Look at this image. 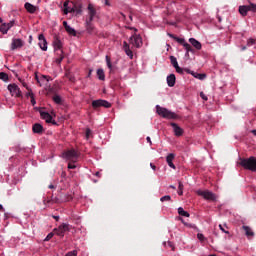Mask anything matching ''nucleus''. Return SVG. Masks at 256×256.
Returning a JSON list of instances; mask_svg holds the SVG:
<instances>
[{
	"instance_id": "obj_37",
	"label": "nucleus",
	"mask_w": 256,
	"mask_h": 256,
	"mask_svg": "<svg viewBox=\"0 0 256 256\" xmlns=\"http://www.w3.org/2000/svg\"><path fill=\"white\" fill-rule=\"evenodd\" d=\"M0 79L2 81H9V75H7L5 72H0Z\"/></svg>"
},
{
	"instance_id": "obj_27",
	"label": "nucleus",
	"mask_w": 256,
	"mask_h": 256,
	"mask_svg": "<svg viewBox=\"0 0 256 256\" xmlns=\"http://www.w3.org/2000/svg\"><path fill=\"white\" fill-rule=\"evenodd\" d=\"M188 75H193L195 77V79H199L200 81H203V79H205V77H207V75H205V74H199V73H195L193 71H191V73H188Z\"/></svg>"
},
{
	"instance_id": "obj_54",
	"label": "nucleus",
	"mask_w": 256,
	"mask_h": 256,
	"mask_svg": "<svg viewBox=\"0 0 256 256\" xmlns=\"http://www.w3.org/2000/svg\"><path fill=\"white\" fill-rule=\"evenodd\" d=\"M28 91H29V93L26 94L27 97H31V98L35 97V96L33 95V91H32L31 89H29Z\"/></svg>"
},
{
	"instance_id": "obj_31",
	"label": "nucleus",
	"mask_w": 256,
	"mask_h": 256,
	"mask_svg": "<svg viewBox=\"0 0 256 256\" xmlns=\"http://www.w3.org/2000/svg\"><path fill=\"white\" fill-rule=\"evenodd\" d=\"M178 215H181L182 217H190L189 212L184 211L182 207L178 208Z\"/></svg>"
},
{
	"instance_id": "obj_30",
	"label": "nucleus",
	"mask_w": 256,
	"mask_h": 256,
	"mask_svg": "<svg viewBox=\"0 0 256 256\" xmlns=\"http://www.w3.org/2000/svg\"><path fill=\"white\" fill-rule=\"evenodd\" d=\"M97 77L100 81H105V71L103 69H98L97 70Z\"/></svg>"
},
{
	"instance_id": "obj_40",
	"label": "nucleus",
	"mask_w": 256,
	"mask_h": 256,
	"mask_svg": "<svg viewBox=\"0 0 256 256\" xmlns=\"http://www.w3.org/2000/svg\"><path fill=\"white\" fill-rule=\"evenodd\" d=\"M178 195H183V183L182 182H179V185H178Z\"/></svg>"
},
{
	"instance_id": "obj_13",
	"label": "nucleus",
	"mask_w": 256,
	"mask_h": 256,
	"mask_svg": "<svg viewBox=\"0 0 256 256\" xmlns=\"http://www.w3.org/2000/svg\"><path fill=\"white\" fill-rule=\"evenodd\" d=\"M97 17V10L93 7V4L88 5V19L86 21H93Z\"/></svg>"
},
{
	"instance_id": "obj_39",
	"label": "nucleus",
	"mask_w": 256,
	"mask_h": 256,
	"mask_svg": "<svg viewBox=\"0 0 256 256\" xmlns=\"http://www.w3.org/2000/svg\"><path fill=\"white\" fill-rule=\"evenodd\" d=\"M66 77H67V79H69V81H71V83H75V76H73V74H71V72H67Z\"/></svg>"
},
{
	"instance_id": "obj_51",
	"label": "nucleus",
	"mask_w": 256,
	"mask_h": 256,
	"mask_svg": "<svg viewBox=\"0 0 256 256\" xmlns=\"http://www.w3.org/2000/svg\"><path fill=\"white\" fill-rule=\"evenodd\" d=\"M86 137H87V139H89V137H91V129H89V128L86 129Z\"/></svg>"
},
{
	"instance_id": "obj_45",
	"label": "nucleus",
	"mask_w": 256,
	"mask_h": 256,
	"mask_svg": "<svg viewBox=\"0 0 256 256\" xmlns=\"http://www.w3.org/2000/svg\"><path fill=\"white\" fill-rule=\"evenodd\" d=\"M53 235H55V233L51 232L47 235V237L45 238V241H49L50 239H53Z\"/></svg>"
},
{
	"instance_id": "obj_60",
	"label": "nucleus",
	"mask_w": 256,
	"mask_h": 256,
	"mask_svg": "<svg viewBox=\"0 0 256 256\" xmlns=\"http://www.w3.org/2000/svg\"><path fill=\"white\" fill-rule=\"evenodd\" d=\"M53 219H55V221H59V216H53Z\"/></svg>"
},
{
	"instance_id": "obj_23",
	"label": "nucleus",
	"mask_w": 256,
	"mask_h": 256,
	"mask_svg": "<svg viewBox=\"0 0 256 256\" xmlns=\"http://www.w3.org/2000/svg\"><path fill=\"white\" fill-rule=\"evenodd\" d=\"M33 133L41 134L43 132V125L40 123H35L32 126Z\"/></svg>"
},
{
	"instance_id": "obj_12",
	"label": "nucleus",
	"mask_w": 256,
	"mask_h": 256,
	"mask_svg": "<svg viewBox=\"0 0 256 256\" xmlns=\"http://www.w3.org/2000/svg\"><path fill=\"white\" fill-rule=\"evenodd\" d=\"M75 11L77 13H81V10L79 8H75V7L70 8L69 7V0H66L64 2V15H69V13H75Z\"/></svg>"
},
{
	"instance_id": "obj_57",
	"label": "nucleus",
	"mask_w": 256,
	"mask_h": 256,
	"mask_svg": "<svg viewBox=\"0 0 256 256\" xmlns=\"http://www.w3.org/2000/svg\"><path fill=\"white\" fill-rule=\"evenodd\" d=\"M63 27H64V29H66V28L69 27V25L67 24V21H64V22H63Z\"/></svg>"
},
{
	"instance_id": "obj_53",
	"label": "nucleus",
	"mask_w": 256,
	"mask_h": 256,
	"mask_svg": "<svg viewBox=\"0 0 256 256\" xmlns=\"http://www.w3.org/2000/svg\"><path fill=\"white\" fill-rule=\"evenodd\" d=\"M31 105L33 106L37 105V101H35V96H32L31 98Z\"/></svg>"
},
{
	"instance_id": "obj_34",
	"label": "nucleus",
	"mask_w": 256,
	"mask_h": 256,
	"mask_svg": "<svg viewBox=\"0 0 256 256\" xmlns=\"http://www.w3.org/2000/svg\"><path fill=\"white\" fill-rule=\"evenodd\" d=\"M106 64L110 71H113V64L111 63V58L109 56H106Z\"/></svg>"
},
{
	"instance_id": "obj_43",
	"label": "nucleus",
	"mask_w": 256,
	"mask_h": 256,
	"mask_svg": "<svg viewBox=\"0 0 256 256\" xmlns=\"http://www.w3.org/2000/svg\"><path fill=\"white\" fill-rule=\"evenodd\" d=\"M167 245H168V247H170V249H172V251H175V244H173V242L168 241Z\"/></svg>"
},
{
	"instance_id": "obj_63",
	"label": "nucleus",
	"mask_w": 256,
	"mask_h": 256,
	"mask_svg": "<svg viewBox=\"0 0 256 256\" xmlns=\"http://www.w3.org/2000/svg\"><path fill=\"white\" fill-rule=\"evenodd\" d=\"M31 41H33V36H29V43H31Z\"/></svg>"
},
{
	"instance_id": "obj_50",
	"label": "nucleus",
	"mask_w": 256,
	"mask_h": 256,
	"mask_svg": "<svg viewBox=\"0 0 256 256\" xmlns=\"http://www.w3.org/2000/svg\"><path fill=\"white\" fill-rule=\"evenodd\" d=\"M68 169H77V166L73 163H68Z\"/></svg>"
},
{
	"instance_id": "obj_47",
	"label": "nucleus",
	"mask_w": 256,
	"mask_h": 256,
	"mask_svg": "<svg viewBox=\"0 0 256 256\" xmlns=\"http://www.w3.org/2000/svg\"><path fill=\"white\" fill-rule=\"evenodd\" d=\"M15 25V21H10L9 23H6V27H8V30L11 29Z\"/></svg>"
},
{
	"instance_id": "obj_55",
	"label": "nucleus",
	"mask_w": 256,
	"mask_h": 256,
	"mask_svg": "<svg viewBox=\"0 0 256 256\" xmlns=\"http://www.w3.org/2000/svg\"><path fill=\"white\" fill-rule=\"evenodd\" d=\"M50 203H53V202L51 201V199H50V200H43V204H44V205H49Z\"/></svg>"
},
{
	"instance_id": "obj_33",
	"label": "nucleus",
	"mask_w": 256,
	"mask_h": 256,
	"mask_svg": "<svg viewBox=\"0 0 256 256\" xmlns=\"http://www.w3.org/2000/svg\"><path fill=\"white\" fill-rule=\"evenodd\" d=\"M65 30L67 31V33H69V35H73V37L77 35L75 29H73L71 26H68Z\"/></svg>"
},
{
	"instance_id": "obj_26",
	"label": "nucleus",
	"mask_w": 256,
	"mask_h": 256,
	"mask_svg": "<svg viewBox=\"0 0 256 256\" xmlns=\"http://www.w3.org/2000/svg\"><path fill=\"white\" fill-rule=\"evenodd\" d=\"M176 73H179V75H183L184 73H191V70L189 68H181L179 66L175 67Z\"/></svg>"
},
{
	"instance_id": "obj_25",
	"label": "nucleus",
	"mask_w": 256,
	"mask_h": 256,
	"mask_svg": "<svg viewBox=\"0 0 256 256\" xmlns=\"http://www.w3.org/2000/svg\"><path fill=\"white\" fill-rule=\"evenodd\" d=\"M95 26H93V21L86 20V31L87 33H93Z\"/></svg>"
},
{
	"instance_id": "obj_18",
	"label": "nucleus",
	"mask_w": 256,
	"mask_h": 256,
	"mask_svg": "<svg viewBox=\"0 0 256 256\" xmlns=\"http://www.w3.org/2000/svg\"><path fill=\"white\" fill-rule=\"evenodd\" d=\"M189 43H191V45L196 49V51H201L202 49V45L201 42H199L197 39L195 38H190L189 39Z\"/></svg>"
},
{
	"instance_id": "obj_2",
	"label": "nucleus",
	"mask_w": 256,
	"mask_h": 256,
	"mask_svg": "<svg viewBox=\"0 0 256 256\" xmlns=\"http://www.w3.org/2000/svg\"><path fill=\"white\" fill-rule=\"evenodd\" d=\"M156 113L163 117V119H177V114L168 110L167 108H163L159 105L156 106Z\"/></svg>"
},
{
	"instance_id": "obj_38",
	"label": "nucleus",
	"mask_w": 256,
	"mask_h": 256,
	"mask_svg": "<svg viewBox=\"0 0 256 256\" xmlns=\"http://www.w3.org/2000/svg\"><path fill=\"white\" fill-rule=\"evenodd\" d=\"M57 55H59V57L56 58V63L58 65H61V62L63 61V59H65V56H63V53L61 54V52H59V54H57Z\"/></svg>"
},
{
	"instance_id": "obj_32",
	"label": "nucleus",
	"mask_w": 256,
	"mask_h": 256,
	"mask_svg": "<svg viewBox=\"0 0 256 256\" xmlns=\"http://www.w3.org/2000/svg\"><path fill=\"white\" fill-rule=\"evenodd\" d=\"M170 63L173 65L174 69L179 66V63L177 62V58L175 56H170Z\"/></svg>"
},
{
	"instance_id": "obj_19",
	"label": "nucleus",
	"mask_w": 256,
	"mask_h": 256,
	"mask_svg": "<svg viewBox=\"0 0 256 256\" xmlns=\"http://www.w3.org/2000/svg\"><path fill=\"white\" fill-rule=\"evenodd\" d=\"M123 50L130 59H133V51H131V48L129 47L127 41L123 42Z\"/></svg>"
},
{
	"instance_id": "obj_1",
	"label": "nucleus",
	"mask_w": 256,
	"mask_h": 256,
	"mask_svg": "<svg viewBox=\"0 0 256 256\" xmlns=\"http://www.w3.org/2000/svg\"><path fill=\"white\" fill-rule=\"evenodd\" d=\"M240 165L248 171L256 173V158L251 156L249 158H240Z\"/></svg>"
},
{
	"instance_id": "obj_9",
	"label": "nucleus",
	"mask_w": 256,
	"mask_h": 256,
	"mask_svg": "<svg viewBox=\"0 0 256 256\" xmlns=\"http://www.w3.org/2000/svg\"><path fill=\"white\" fill-rule=\"evenodd\" d=\"M67 231H69V224L63 223L58 228H55L53 230V233H55V235H58V237H65V233H67Z\"/></svg>"
},
{
	"instance_id": "obj_44",
	"label": "nucleus",
	"mask_w": 256,
	"mask_h": 256,
	"mask_svg": "<svg viewBox=\"0 0 256 256\" xmlns=\"http://www.w3.org/2000/svg\"><path fill=\"white\" fill-rule=\"evenodd\" d=\"M65 256H77V250L70 251Z\"/></svg>"
},
{
	"instance_id": "obj_5",
	"label": "nucleus",
	"mask_w": 256,
	"mask_h": 256,
	"mask_svg": "<svg viewBox=\"0 0 256 256\" xmlns=\"http://www.w3.org/2000/svg\"><path fill=\"white\" fill-rule=\"evenodd\" d=\"M196 195H198L199 197H203L205 201H211L212 203H215V201H217V194L209 190H197Z\"/></svg>"
},
{
	"instance_id": "obj_11",
	"label": "nucleus",
	"mask_w": 256,
	"mask_h": 256,
	"mask_svg": "<svg viewBox=\"0 0 256 256\" xmlns=\"http://www.w3.org/2000/svg\"><path fill=\"white\" fill-rule=\"evenodd\" d=\"M53 47L54 51L57 53V55H63V42L59 38H55L53 41Z\"/></svg>"
},
{
	"instance_id": "obj_49",
	"label": "nucleus",
	"mask_w": 256,
	"mask_h": 256,
	"mask_svg": "<svg viewBox=\"0 0 256 256\" xmlns=\"http://www.w3.org/2000/svg\"><path fill=\"white\" fill-rule=\"evenodd\" d=\"M219 229L222 230V233H226L227 235H229V231L225 230V228L223 227V225H219Z\"/></svg>"
},
{
	"instance_id": "obj_7",
	"label": "nucleus",
	"mask_w": 256,
	"mask_h": 256,
	"mask_svg": "<svg viewBox=\"0 0 256 256\" xmlns=\"http://www.w3.org/2000/svg\"><path fill=\"white\" fill-rule=\"evenodd\" d=\"M41 119L46 121V123H51L52 125H57V121L53 120V116L49 112L43 111L41 108H38Z\"/></svg>"
},
{
	"instance_id": "obj_59",
	"label": "nucleus",
	"mask_w": 256,
	"mask_h": 256,
	"mask_svg": "<svg viewBox=\"0 0 256 256\" xmlns=\"http://www.w3.org/2000/svg\"><path fill=\"white\" fill-rule=\"evenodd\" d=\"M23 87H25L29 91V87L27 86V83L22 82Z\"/></svg>"
},
{
	"instance_id": "obj_10",
	"label": "nucleus",
	"mask_w": 256,
	"mask_h": 256,
	"mask_svg": "<svg viewBox=\"0 0 256 256\" xmlns=\"http://www.w3.org/2000/svg\"><path fill=\"white\" fill-rule=\"evenodd\" d=\"M8 91H10L13 97H22L21 89L19 88V86H17V84H9Z\"/></svg>"
},
{
	"instance_id": "obj_24",
	"label": "nucleus",
	"mask_w": 256,
	"mask_h": 256,
	"mask_svg": "<svg viewBox=\"0 0 256 256\" xmlns=\"http://www.w3.org/2000/svg\"><path fill=\"white\" fill-rule=\"evenodd\" d=\"M242 229H244L246 237H254L255 232H253V230H251V227L243 226Z\"/></svg>"
},
{
	"instance_id": "obj_6",
	"label": "nucleus",
	"mask_w": 256,
	"mask_h": 256,
	"mask_svg": "<svg viewBox=\"0 0 256 256\" xmlns=\"http://www.w3.org/2000/svg\"><path fill=\"white\" fill-rule=\"evenodd\" d=\"M249 11L256 13V4L250 3L249 5L239 6V13L242 17H247Z\"/></svg>"
},
{
	"instance_id": "obj_46",
	"label": "nucleus",
	"mask_w": 256,
	"mask_h": 256,
	"mask_svg": "<svg viewBox=\"0 0 256 256\" xmlns=\"http://www.w3.org/2000/svg\"><path fill=\"white\" fill-rule=\"evenodd\" d=\"M197 237H198L199 241H205V236L203 234L198 233Z\"/></svg>"
},
{
	"instance_id": "obj_52",
	"label": "nucleus",
	"mask_w": 256,
	"mask_h": 256,
	"mask_svg": "<svg viewBox=\"0 0 256 256\" xmlns=\"http://www.w3.org/2000/svg\"><path fill=\"white\" fill-rule=\"evenodd\" d=\"M248 45H255V39L250 38V39L248 40Z\"/></svg>"
},
{
	"instance_id": "obj_56",
	"label": "nucleus",
	"mask_w": 256,
	"mask_h": 256,
	"mask_svg": "<svg viewBox=\"0 0 256 256\" xmlns=\"http://www.w3.org/2000/svg\"><path fill=\"white\" fill-rule=\"evenodd\" d=\"M150 167H151V169H153V171H155V169H157V166H155V164H153V163H150Z\"/></svg>"
},
{
	"instance_id": "obj_21",
	"label": "nucleus",
	"mask_w": 256,
	"mask_h": 256,
	"mask_svg": "<svg viewBox=\"0 0 256 256\" xmlns=\"http://www.w3.org/2000/svg\"><path fill=\"white\" fill-rule=\"evenodd\" d=\"M173 159H175V154H173V153H170L166 157V161H167V164L169 165V167H171V169H176L175 164H173Z\"/></svg>"
},
{
	"instance_id": "obj_3",
	"label": "nucleus",
	"mask_w": 256,
	"mask_h": 256,
	"mask_svg": "<svg viewBox=\"0 0 256 256\" xmlns=\"http://www.w3.org/2000/svg\"><path fill=\"white\" fill-rule=\"evenodd\" d=\"M168 37H170L171 39H174V41H177V43L182 45L184 47V49L186 50L187 55L189 53H195V49H193V46H191V44L185 42V39L179 38L171 33H168Z\"/></svg>"
},
{
	"instance_id": "obj_58",
	"label": "nucleus",
	"mask_w": 256,
	"mask_h": 256,
	"mask_svg": "<svg viewBox=\"0 0 256 256\" xmlns=\"http://www.w3.org/2000/svg\"><path fill=\"white\" fill-rule=\"evenodd\" d=\"M146 141H147L148 143H150V145H153V142H151V137H147V138H146Z\"/></svg>"
},
{
	"instance_id": "obj_64",
	"label": "nucleus",
	"mask_w": 256,
	"mask_h": 256,
	"mask_svg": "<svg viewBox=\"0 0 256 256\" xmlns=\"http://www.w3.org/2000/svg\"><path fill=\"white\" fill-rule=\"evenodd\" d=\"M252 133H253V135H255V136H256V130H253V131H252Z\"/></svg>"
},
{
	"instance_id": "obj_61",
	"label": "nucleus",
	"mask_w": 256,
	"mask_h": 256,
	"mask_svg": "<svg viewBox=\"0 0 256 256\" xmlns=\"http://www.w3.org/2000/svg\"><path fill=\"white\" fill-rule=\"evenodd\" d=\"M48 187L49 189H55V186L53 184L49 185Z\"/></svg>"
},
{
	"instance_id": "obj_62",
	"label": "nucleus",
	"mask_w": 256,
	"mask_h": 256,
	"mask_svg": "<svg viewBox=\"0 0 256 256\" xmlns=\"http://www.w3.org/2000/svg\"><path fill=\"white\" fill-rule=\"evenodd\" d=\"M0 211H5V208H3V205L0 204Z\"/></svg>"
},
{
	"instance_id": "obj_4",
	"label": "nucleus",
	"mask_w": 256,
	"mask_h": 256,
	"mask_svg": "<svg viewBox=\"0 0 256 256\" xmlns=\"http://www.w3.org/2000/svg\"><path fill=\"white\" fill-rule=\"evenodd\" d=\"M63 159L70 161L71 163H77L79 161V152L75 149H70L62 154Z\"/></svg>"
},
{
	"instance_id": "obj_20",
	"label": "nucleus",
	"mask_w": 256,
	"mask_h": 256,
	"mask_svg": "<svg viewBox=\"0 0 256 256\" xmlns=\"http://www.w3.org/2000/svg\"><path fill=\"white\" fill-rule=\"evenodd\" d=\"M24 9H26V11H28V13L33 14V13H35V11H37V6H35L29 2H26L24 4Z\"/></svg>"
},
{
	"instance_id": "obj_29",
	"label": "nucleus",
	"mask_w": 256,
	"mask_h": 256,
	"mask_svg": "<svg viewBox=\"0 0 256 256\" xmlns=\"http://www.w3.org/2000/svg\"><path fill=\"white\" fill-rule=\"evenodd\" d=\"M9 31V28L7 27V23H2L0 25V33H2V35H7Z\"/></svg>"
},
{
	"instance_id": "obj_42",
	"label": "nucleus",
	"mask_w": 256,
	"mask_h": 256,
	"mask_svg": "<svg viewBox=\"0 0 256 256\" xmlns=\"http://www.w3.org/2000/svg\"><path fill=\"white\" fill-rule=\"evenodd\" d=\"M40 81H47V83H49V81H51V78L49 76H45L43 75L40 79Z\"/></svg>"
},
{
	"instance_id": "obj_17",
	"label": "nucleus",
	"mask_w": 256,
	"mask_h": 256,
	"mask_svg": "<svg viewBox=\"0 0 256 256\" xmlns=\"http://www.w3.org/2000/svg\"><path fill=\"white\" fill-rule=\"evenodd\" d=\"M173 128V132L176 137H181L183 135V129L179 127V125L175 122L170 123Z\"/></svg>"
},
{
	"instance_id": "obj_28",
	"label": "nucleus",
	"mask_w": 256,
	"mask_h": 256,
	"mask_svg": "<svg viewBox=\"0 0 256 256\" xmlns=\"http://www.w3.org/2000/svg\"><path fill=\"white\" fill-rule=\"evenodd\" d=\"M60 197L62 199V203H67L73 199V196L69 194H61Z\"/></svg>"
},
{
	"instance_id": "obj_16",
	"label": "nucleus",
	"mask_w": 256,
	"mask_h": 256,
	"mask_svg": "<svg viewBox=\"0 0 256 256\" xmlns=\"http://www.w3.org/2000/svg\"><path fill=\"white\" fill-rule=\"evenodd\" d=\"M38 41L40 49H42V51H47V39H45V36L43 34H39Z\"/></svg>"
},
{
	"instance_id": "obj_48",
	"label": "nucleus",
	"mask_w": 256,
	"mask_h": 256,
	"mask_svg": "<svg viewBox=\"0 0 256 256\" xmlns=\"http://www.w3.org/2000/svg\"><path fill=\"white\" fill-rule=\"evenodd\" d=\"M200 97H201V99H203L204 101H207V100H208V98H207V96L205 95L204 92H200Z\"/></svg>"
},
{
	"instance_id": "obj_41",
	"label": "nucleus",
	"mask_w": 256,
	"mask_h": 256,
	"mask_svg": "<svg viewBox=\"0 0 256 256\" xmlns=\"http://www.w3.org/2000/svg\"><path fill=\"white\" fill-rule=\"evenodd\" d=\"M160 201L162 203H165V201H171V197L169 195L163 196L160 198Z\"/></svg>"
},
{
	"instance_id": "obj_22",
	"label": "nucleus",
	"mask_w": 256,
	"mask_h": 256,
	"mask_svg": "<svg viewBox=\"0 0 256 256\" xmlns=\"http://www.w3.org/2000/svg\"><path fill=\"white\" fill-rule=\"evenodd\" d=\"M175 81H176L175 74H170L169 76H167L168 87H175Z\"/></svg>"
},
{
	"instance_id": "obj_8",
	"label": "nucleus",
	"mask_w": 256,
	"mask_h": 256,
	"mask_svg": "<svg viewBox=\"0 0 256 256\" xmlns=\"http://www.w3.org/2000/svg\"><path fill=\"white\" fill-rule=\"evenodd\" d=\"M92 107L93 109H99V107H105V109H109L111 107V103L107 100H94L92 101Z\"/></svg>"
},
{
	"instance_id": "obj_15",
	"label": "nucleus",
	"mask_w": 256,
	"mask_h": 256,
	"mask_svg": "<svg viewBox=\"0 0 256 256\" xmlns=\"http://www.w3.org/2000/svg\"><path fill=\"white\" fill-rule=\"evenodd\" d=\"M129 43H131V45H133L134 47L139 48V47H141L143 42L141 41L140 36L134 35V36L130 37Z\"/></svg>"
},
{
	"instance_id": "obj_14",
	"label": "nucleus",
	"mask_w": 256,
	"mask_h": 256,
	"mask_svg": "<svg viewBox=\"0 0 256 256\" xmlns=\"http://www.w3.org/2000/svg\"><path fill=\"white\" fill-rule=\"evenodd\" d=\"M23 47V40L19 38H13L11 43V50L15 51V49H21Z\"/></svg>"
},
{
	"instance_id": "obj_35",
	"label": "nucleus",
	"mask_w": 256,
	"mask_h": 256,
	"mask_svg": "<svg viewBox=\"0 0 256 256\" xmlns=\"http://www.w3.org/2000/svg\"><path fill=\"white\" fill-rule=\"evenodd\" d=\"M51 201H52L53 204H55V203H56V204L63 203V200H62L61 196H59V197H54V198L52 197V198H51Z\"/></svg>"
},
{
	"instance_id": "obj_36",
	"label": "nucleus",
	"mask_w": 256,
	"mask_h": 256,
	"mask_svg": "<svg viewBox=\"0 0 256 256\" xmlns=\"http://www.w3.org/2000/svg\"><path fill=\"white\" fill-rule=\"evenodd\" d=\"M53 101H54V103H56L57 105H61V103H62L61 96H59V95H54V96H53Z\"/></svg>"
}]
</instances>
